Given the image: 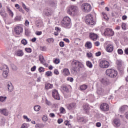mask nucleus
<instances>
[{"instance_id": "f257e3e1", "label": "nucleus", "mask_w": 128, "mask_h": 128, "mask_svg": "<svg viewBox=\"0 0 128 128\" xmlns=\"http://www.w3.org/2000/svg\"><path fill=\"white\" fill-rule=\"evenodd\" d=\"M72 70L75 72H78L80 68H84V64L78 60H74L72 62Z\"/></svg>"}, {"instance_id": "f03ea898", "label": "nucleus", "mask_w": 128, "mask_h": 128, "mask_svg": "<svg viewBox=\"0 0 128 128\" xmlns=\"http://www.w3.org/2000/svg\"><path fill=\"white\" fill-rule=\"evenodd\" d=\"M67 14L71 16H76L78 14V8L76 6L72 5L68 8Z\"/></svg>"}, {"instance_id": "7ed1b4c3", "label": "nucleus", "mask_w": 128, "mask_h": 128, "mask_svg": "<svg viewBox=\"0 0 128 128\" xmlns=\"http://www.w3.org/2000/svg\"><path fill=\"white\" fill-rule=\"evenodd\" d=\"M106 74L110 78H116L118 76V72L112 68L107 69L106 71Z\"/></svg>"}, {"instance_id": "20e7f679", "label": "nucleus", "mask_w": 128, "mask_h": 128, "mask_svg": "<svg viewBox=\"0 0 128 128\" xmlns=\"http://www.w3.org/2000/svg\"><path fill=\"white\" fill-rule=\"evenodd\" d=\"M62 25L64 28H68L70 26V18L66 16H65L62 21Z\"/></svg>"}, {"instance_id": "39448f33", "label": "nucleus", "mask_w": 128, "mask_h": 128, "mask_svg": "<svg viewBox=\"0 0 128 128\" xmlns=\"http://www.w3.org/2000/svg\"><path fill=\"white\" fill-rule=\"evenodd\" d=\"M82 8L85 12H90L92 10V6L88 3H84L82 5Z\"/></svg>"}, {"instance_id": "423d86ee", "label": "nucleus", "mask_w": 128, "mask_h": 128, "mask_svg": "<svg viewBox=\"0 0 128 128\" xmlns=\"http://www.w3.org/2000/svg\"><path fill=\"white\" fill-rule=\"evenodd\" d=\"M14 32L17 36L22 34L24 32V28L21 25H18L14 28Z\"/></svg>"}, {"instance_id": "0eeeda50", "label": "nucleus", "mask_w": 128, "mask_h": 128, "mask_svg": "<svg viewBox=\"0 0 128 128\" xmlns=\"http://www.w3.org/2000/svg\"><path fill=\"white\" fill-rule=\"evenodd\" d=\"M85 22L87 24H90V26H92L94 24V21L92 18V14H88L86 16L85 18Z\"/></svg>"}, {"instance_id": "6e6552de", "label": "nucleus", "mask_w": 128, "mask_h": 128, "mask_svg": "<svg viewBox=\"0 0 128 128\" xmlns=\"http://www.w3.org/2000/svg\"><path fill=\"white\" fill-rule=\"evenodd\" d=\"M99 66L101 68H108L110 67V62L106 60H102L100 62Z\"/></svg>"}, {"instance_id": "1a4fd4ad", "label": "nucleus", "mask_w": 128, "mask_h": 128, "mask_svg": "<svg viewBox=\"0 0 128 128\" xmlns=\"http://www.w3.org/2000/svg\"><path fill=\"white\" fill-rule=\"evenodd\" d=\"M0 70H3V76L5 78H8V72H10V70L8 69V67L6 65L3 66V67L0 68Z\"/></svg>"}, {"instance_id": "9d476101", "label": "nucleus", "mask_w": 128, "mask_h": 128, "mask_svg": "<svg viewBox=\"0 0 128 128\" xmlns=\"http://www.w3.org/2000/svg\"><path fill=\"white\" fill-rule=\"evenodd\" d=\"M104 36H112L114 34V32L112 29L107 28L104 30Z\"/></svg>"}, {"instance_id": "9b49d317", "label": "nucleus", "mask_w": 128, "mask_h": 128, "mask_svg": "<svg viewBox=\"0 0 128 128\" xmlns=\"http://www.w3.org/2000/svg\"><path fill=\"white\" fill-rule=\"evenodd\" d=\"M100 108L104 112H108L110 110V106H108V104L103 103L100 104Z\"/></svg>"}, {"instance_id": "f8f14e48", "label": "nucleus", "mask_w": 128, "mask_h": 128, "mask_svg": "<svg viewBox=\"0 0 128 128\" xmlns=\"http://www.w3.org/2000/svg\"><path fill=\"white\" fill-rule=\"evenodd\" d=\"M52 97L55 100H60V94H58V90L56 89L52 90Z\"/></svg>"}, {"instance_id": "ddd939ff", "label": "nucleus", "mask_w": 128, "mask_h": 128, "mask_svg": "<svg viewBox=\"0 0 128 128\" xmlns=\"http://www.w3.org/2000/svg\"><path fill=\"white\" fill-rule=\"evenodd\" d=\"M42 14L46 16H50L52 14V12L50 9H44Z\"/></svg>"}, {"instance_id": "4468645a", "label": "nucleus", "mask_w": 128, "mask_h": 128, "mask_svg": "<svg viewBox=\"0 0 128 128\" xmlns=\"http://www.w3.org/2000/svg\"><path fill=\"white\" fill-rule=\"evenodd\" d=\"M106 50L108 52H112L114 50V44H108L106 46Z\"/></svg>"}, {"instance_id": "2eb2a0df", "label": "nucleus", "mask_w": 128, "mask_h": 128, "mask_svg": "<svg viewBox=\"0 0 128 128\" xmlns=\"http://www.w3.org/2000/svg\"><path fill=\"white\" fill-rule=\"evenodd\" d=\"M113 124L114 126H116L117 128H118V126H120V120L118 118H116L114 120Z\"/></svg>"}, {"instance_id": "dca6fc26", "label": "nucleus", "mask_w": 128, "mask_h": 128, "mask_svg": "<svg viewBox=\"0 0 128 128\" xmlns=\"http://www.w3.org/2000/svg\"><path fill=\"white\" fill-rule=\"evenodd\" d=\"M98 36L94 33H90V38L92 40H96Z\"/></svg>"}, {"instance_id": "f3484780", "label": "nucleus", "mask_w": 128, "mask_h": 128, "mask_svg": "<svg viewBox=\"0 0 128 128\" xmlns=\"http://www.w3.org/2000/svg\"><path fill=\"white\" fill-rule=\"evenodd\" d=\"M76 108V103H72L70 104L68 106L67 108L69 110H74V108Z\"/></svg>"}, {"instance_id": "a211bd4d", "label": "nucleus", "mask_w": 128, "mask_h": 128, "mask_svg": "<svg viewBox=\"0 0 128 128\" xmlns=\"http://www.w3.org/2000/svg\"><path fill=\"white\" fill-rule=\"evenodd\" d=\"M77 122H80V124H84L86 120V118L82 116H77Z\"/></svg>"}, {"instance_id": "6ab92c4d", "label": "nucleus", "mask_w": 128, "mask_h": 128, "mask_svg": "<svg viewBox=\"0 0 128 128\" xmlns=\"http://www.w3.org/2000/svg\"><path fill=\"white\" fill-rule=\"evenodd\" d=\"M8 90V92H12L14 90V86L12 82H8L7 84Z\"/></svg>"}, {"instance_id": "aec40b11", "label": "nucleus", "mask_w": 128, "mask_h": 128, "mask_svg": "<svg viewBox=\"0 0 128 128\" xmlns=\"http://www.w3.org/2000/svg\"><path fill=\"white\" fill-rule=\"evenodd\" d=\"M36 26L40 30H42L44 28V23H42V21H38L36 24Z\"/></svg>"}, {"instance_id": "412c9836", "label": "nucleus", "mask_w": 128, "mask_h": 128, "mask_svg": "<svg viewBox=\"0 0 128 128\" xmlns=\"http://www.w3.org/2000/svg\"><path fill=\"white\" fill-rule=\"evenodd\" d=\"M70 88V85H62L61 86V89L64 92H68V89Z\"/></svg>"}, {"instance_id": "4be33fe9", "label": "nucleus", "mask_w": 128, "mask_h": 128, "mask_svg": "<svg viewBox=\"0 0 128 128\" xmlns=\"http://www.w3.org/2000/svg\"><path fill=\"white\" fill-rule=\"evenodd\" d=\"M101 82L105 86H108L110 84V82L108 79H102Z\"/></svg>"}, {"instance_id": "5701e85b", "label": "nucleus", "mask_w": 128, "mask_h": 128, "mask_svg": "<svg viewBox=\"0 0 128 128\" xmlns=\"http://www.w3.org/2000/svg\"><path fill=\"white\" fill-rule=\"evenodd\" d=\"M62 74L64 76H68L70 74V70L68 68H65L63 70Z\"/></svg>"}, {"instance_id": "b1692460", "label": "nucleus", "mask_w": 128, "mask_h": 128, "mask_svg": "<svg viewBox=\"0 0 128 128\" xmlns=\"http://www.w3.org/2000/svg\"><path fill=\"white\" fill-rule=\"evenodd\" d=\"M16 54L17 56H22L24 54V53L22 50H18L16 52Z\"/></svg>"}, {"instance_id": "393cba45", "label": "nucleus", "mask_w": 128, "mask_h": 128, "mask_svg": "<svg viewBox=\"0 0 128 128\" xmlns=\"http://www.w3.org/2000/svg\"><path fill=\"white\" fill-rule=\"evenodd\" d=\"M0 113L6 116H8V110L6 108L0 110Z\"/></svg>"}, {"instance_id": "a878e982", "label": "nucleus", "mask_w": 128, "mask_h": 128, "mask_svg": "<svg viewBox=\"0 0 128 128\" xmlns=\"http://www.w3.org/2000/svg\"><path fill=\"white\" fill-rule=\"evenodd\" d=\"M83 110L86 114H88V112H90V106L88 104L84 105Z\"/></svg>"}, {"instance_id": "bb28decb", "label": "nucleus", "mask_w": 128, "mask_h": 128, "mask_svg": "<svg viewBox=\"0 0 128 128\" xmlns=\"http://www.w3.org/2000/svg\"><path fill=\"white\" fill-rule=\"evenodd\" d=\"M54 88V85L50 83H46L45 84V90H48L50 88Z\"/></svg>"}, {"instance_id": "cd10ccee", "label": "nucleus", "mask_w": 128, "mask_h": 128, "mask_svg": "<svg viewBox=\"0 0 128 128\" xmlns=\"http://www.w3.org/2000/svg\"><path fill=\"white\" fill-rule=\"evenodd\" d=\"M6 10L8 12L9 14V15L10 16H11L12 18H13L14 12H12V11L10 10V7L9 6H6Z\"/></svg>"}, {"instance_id": "c85d7f7f", "label": "nucleus", "mask_w": 128, "mask_h": 128, "mask_svg": "<svg viewBox=\"0 0 128 128\" xmlns=\"http://www.w3.org/2000/svg\"><path fill=\"white\" fill-rule=\"evenodd\" d=\"M15 8H16L18 10L19 12H22V14H24V10H22V8L20 6V4H16Z\"/></svg>"}, {"instance_id": "c756f323", "label": "nucleus", "mask_w": 128, "mask_h": 128, "mask_svg": "<svg viewBox=\"0 0 128 128\" xmlns=\"http://www.w3.org/2000/svg\"><path fill=\"white\" fill-rule=\"evenodd\" d=\"M128 109V106H124L120 108L119 110L120 112H126V110Z\"/></svg>"}, {"instance_id": "7c9ffc66", "label": "nucleus", "mask_w": 128, "mask_h": 128, "mask_svg": "<svg viewBox=\"0 0 128 128\" xmlns=\"http://www.w3.org/2000/svg\"><path fill=\"white\" fill-rule=\"evenodd\" d=\"M97 94L99 96H102V94H104V89L102 88H98L97 90Z\"/></svg>"}, {"instance_id": "2f4dec72", "label": "nucleus", "mask_w": 128, "mask_h": 128, "mask_svg": "<svg viewBox=\"0 0 128 128\" xmlns=\"http://www.w3.org/2000/svg\"><path fill=\"white\" fill-rule=\"evenodd\" d=\"M38 58L39 60L41 62V64L44 65V56H42V54H40L38 56Z\"/></svg>"}, {"instance_id": "473e14b6", "label": "nucleus", "mask_w": 128, "mask_h": 128, "mask_svg": "<svg viewBox=\"0 0 128 128\" xmlns=\"http://www.w3.org/2000/svg\"><path fill=\"white\" fill-rule=\"evenodd\" d=\"M85 46L86 48H92V42H87L85 44Z\"/></svg>"}, {"instance_id": "72a5a7b5", "label": "nucleus", "mask_w": 128, "mask_h": 128, "mask_svg": "<svg viewBox=\"0 0 128 128\" xmlns=\"http://www.w3.org/2000/svg\"><path fill=\"white\" fill-rule=\"evenodd\" d=\"M22 7L26 12H28L30 10V8H26V4L24 2H22Z\"/></svg>"}, {"instance_id": "f704fd0d", "label": "nucleus", "mask_w": 128, "mask_h": 128, "mask_svg": "<svg viewBox=\"0 0 128 128\" xmlns=\"http://www.w3.org/2000/svg\"><path fill=\"white\" fill-rule=\"evenodd\" d=\"M86 88H88V86L86 84H82L80 86V90L82 91L86 90Z\"/></svg>"}, {"instance_id": "c9c22d12", "label": "nucleus", "mask_w": 128, "mask_h": 128, "mask_svg": "<svg viewBox=\"0 0 128 128\" xmlns=\"http://www.w3.org/2000/svg\"><path fill=\"white\" fill-rule=\"evenodd\" d=\"M7 98V97L6 96H0V102H6V100Z\"/></svg>"}, {"instance_id": "e433bc0d", "label": "nucleus", "mask_w": 128, "mask_h": 128, "mask_svg": "<svg viewBox=\"0 0 128 128\" xmlns=\"http://www.w3.org/2000/svg\"><path fill=\"white\" fill-rule=\"evenodd\" d=\"M34 109L35 112H39V110H40V106L38 105L35 106L34 108Z\"/></svg>"}, {"instance_id": "4c0bfd02", "label": "nucleus", "mask_w": 128, "mask_h": 128, "mask_svg": "<svg viewBox=\"0 0 128 128\" xmlns=\"http://www.w3.org/2000/svg\"><path fill=\"white\" fill-rule=\"evenodd\" d=\"M86 64L88 68H92V62L90 61H87L86 62Z\"/></svg>"}, {"instance_id": "58836bf2", "label": "nucleus", "mask_w": 128, "mask_h": 128, "mask_svg": "<svg viewBox=\"0 0 128 128\" xmlns=\"http://www.w3.org/2000/svg\"><path fill=\"white\" fill-rule=\"evenodd\" d=\"M45 75L46 76H52V72L50 71H48L45 73Z\"/></svg>"}, {"instance_id": "ea45409f", "label": "nucleus", "mask_w": 128, "mask_h": 128, "mask_svg": "<svg viewBox=\"0 0 128 128\" xmlns=\"http://www.w3.org/2000/svg\"><path fill=\"white\" fill-rule=\"evenodd\" d=\"M11 68H12V70L14 71L18 70V66H16L14 64H11Z\"/></svg>"}, {"instance_id": "a19ab883", "label": "nucleus", "mask_w": 128, "mask_h": 128, "mask_svg": "<svg viewBox=\"0 0 128 128\" xmlns=\"http://www.w3.org/2000/svg\"><path fill=\"white\" fill-rule=\"evenodd\" d=\"M23 118H24V120H26V122H30L32 121V120H30V118H28V116H24Z\"/></svg>"}, {"instance_id": "79ce46f5", "label": "nucleus", "mask_w": 128, "mask_h": 128, "mask_svg": "<svg viewBox=\"0 0 128 128\" xmlns=\"http://www.w3.org/2000/svg\"><path fill=\"white\" fill-rule=\"evenodd\" d=\"M44 124H38L36 125V128H44Z\"/></svg>"}, {"instance_id": "37998d69", "label": "nucleus", "mask_w": 128, "mask_h": 128, "mask_svg": "<svg viewBox=\"0 0 128 128\" xmlns=\"http://www.w3.org/2000/svg\"><path fill=\"white\" fill-rule=\"evenodd\" d=\"M28 126H30V124H28L26 123H24L22 125L21 128H28Z\"/></svg>"}, {"instance_id": "c03bdc74", "label": "nucleus", "mask_w": 128, "mask_h": 128, "mask_svg": "<svg viewBox=\"0 0 128 128\" xmlns=\"http://www.w3.org/2000/svg\"><path fill=\"white\" fill-rule=\"evenodd\" d=\"M46 42H47L49 44H51V42H54V40L52 38H50L46 39Z\"/></svg>"}, {"instance_id": "a18cd8bd", "label": "nucleus", "mask_w": 128, "mask_h": 128, "mask_svg": "<svg viewBox=\"0 0 128 128\" xmlns=\"http://www.w3.org/2000/svg\"><path fill=\"white\" fill-rule=\"evenodd\" d=\"M21 42L24 46H26V44H28V41H26V39L22 40Z\"/></svg>"}, {"instance_id": "49530a36", "label": "nucleus", "mask_w": 128, "mask_h": 128, "mask_svg": "<svg viewBox=\"0 0 128 128\" xmlns=\"http://www.w3.org/2000/svg\"><path fill=\"white\" fill-rule=\"evenodd\" d=\"M60 114H66V109L64 107H61L60 109Z\"/></svg>"}, {"instance_id": "de8ad7c7", "label": "nucleus", "mask_w": 128, "mask_h": 128, "mask_svg": "<svg viewBox=\"0 0 128 128\" xmlns=\"http://www.w3.org/2000/svg\"><path fill=\"white\" fill-rule=\"evenodd\" d=\"M30 34V30L28 28L25 29V34L26 36H28Z\"/></svg>"}, {"instance_id": "09e8293b", "label": "nucleus", "mask_w": 128, "mask_h": 128, "mask_svg": "<svg viewBox=\"0 0 128 128\" xmlns=\"http://www.w3.org/2000/svg\"><path fill=\"white\" fill-rule=\"evenodd\" d=\"M0 14H1L2 16V18H4L8 16V14L4 12H0Z\"/></svg>"}, {"instance_id": "8fccbe9b", "label": "nucleus", "mask_w": 128, "mask_h": 128, "mask_svg": "<svg viewBox=\"0 0 128 128\" xmlns=\"http://www.w3.org/2000/svg\"><path fill=\"white\" fill-rule=\"evenodd\" d=\"M122 28L124 30H126V23H122Z\"/></svg>"}, {"instance_id": "3c124183", "label": "nucleus", "mask_w": 128, "mask_h": 128, "mask_svg": "<svg viewBox=\"0 0 128 128\" xmlns=\"http://www.w3.org/2000/svg\"><path fill=\"white\" fill-rule=\"evenodd\" d=\"M42 120H43V122H48V116H44L42 117Z\"/></svg>"}, {"instance_id": "603ef678", "label": "nucleus", "mask_w": 128, "mask_h": 128, "mask_svg": "<svg viewBox=\"0 0 128 128\" xmlns=\"http://www.w3.org/2000/svg\"><path fill=\"white\" fill-rule=\"evenodd\" d=\"M24 25L26 26L28 28V26H30V22H28V20H26Z\"/></svg>"}, {"instance_id": "864d4df0", "label": "nucleus", "mask_w": 128, "mask_h": 128, "mask_svg": "<svg viewBox=\"0 0 128 128\" xmlns=\"http://www.w3.org/2000/svg\"><path fill=\"white\" fill-rule=\"evenodd\" d=\"M38 72H44V68L42 67L39 68Z\"/></svg>"}, {"instance_id": "5fc2aeb1", "label": "nucleus", "mask_w": 128, "mask_h": 128, "mask_svg": "<svg viewBox=\"0 0 128 128\" xmlns=\"http://www.w3.org/2000/svg\"><path fill=\"white\" fill-rule=\"evenodd\" d=\"M25 50L26 52L30 53L32 52V48H25Z\"/></svg>"}, {"instance_id": "6e6d98bb", "label": "nucleus", "mask_w": 128, "mask_h": 128, "mask_svg": "<svg viewBox=\"0 0 128 128\" xmlns=\"http://www.w3.org/2000/svg\"><path fill=\"white\" fill-rule=\"evenodd\" d=\"M36 36H41V34H42V31H36Z\"/></svg>"}, {"instance_id": "4d7b16f0", "label": "nucleus", "mask_w": 128, "mask_h": 128, "mask_svg": "<svg viewBox=\"0 0 128 128\" xmlns=\"http://www.w3.org/2000/svg\"><path fill=\"white\" fill-rule=\"evenodd\" d=\"M60 59L56 58L54 61V64H60Z\"/></svg>"}, {"instance_id": "13d9d810", "label": "nucleus", "mask_w": 128, "mask_h": 128, "mask_svg": "<svg viewBox=\"0 0 128 128\" xmlns=\"http://www.w3.org/2000/svg\"><path fill=\"white\" fill-rule=\"evenodd\" d=\"M67 80H68V82H74V78L72 77H68L67 78Z\"/></svg>"}, {"instance_id": "bf43d9fd", "label": "nucleus", "mask_w": 128, "mask_h": 128, "mask_svg": "<svg viewBox=\"0 0 128 128\" xmlns=\"http://www.w3.org/2000/svg\"><path fill=\"white\" fill-rule=\"evenodd\" d=\"M118 54H124V52H122V49H118Z\"/></svg>"}, {"instance_id": "052dcab7", "label": "nucleus", "mask_w": 128, "mask_h": 128, "mask_svg": "<svg viewBox=\"0 0 128 128\" xmlns=\"http://www.w3.org/2000/svg\"><path fill=\"white\" fill-rule=\"evenodd\" d=\"M102 14L104 16V18H105V20H108V16L104 12H102Z\"/></svg>"}, {"instance_id": "680f3d73", "label": "nucleus", "mask_w": 128, "mask_h": 128, "mask_svg": "<svg viewBox=\"0 0 128 128\" xmlns=\"http://www.w3.org/2000/svg\"><path fill=\"white\" fill-rule=\"evenodd\" d=\"M22 18V16H16V17L15 18V20H20V19Z\"/></svg>"}, {"instance_id": "e2e57ef3", "label": "nucleus", "mask_w": 128, "mask_h": 128, "mask_svg": "<svg viewBox=\"0 0 128 128\" xmlns=\"http://www.w3.org/2000/svg\"><path fill=\"white\" fill-rule=\"evenodd\" d=\"M60 46L61 48H64V42H60Z\"/></svg>"}, {"instance_id": "0e129e2a", "label": "nucleus", "mask_w": 128, "mask_h": 128, "mask_svg": "<svg viewBox=\"0 0 128 128\" xmlns=\"http://www.w3.org/2000/svg\"><path fill=\"white\" fill-rule=\"evenodd\" d=\"M86 56L88 58H92V54L91 52H88L86 54Z\"/></svg>"}, {"instance_id": "69168bd1", "label": "nucleus", "mask_w": 128, "mask_h": 128, "mask_svg": "<svg viewBox=\"0 0 128 128\" xmlns=\"http://www.w3.org/2000/svg\"><path fill=\"white\" fill-rule=\"evenodd\" d=\"M62 122H64V120H62V118H60L58 120V122L59 124H62Z\"/></svg>"}, {"instance_id": "338daca9", "label": "nucleus", "mask_w": 128, "mask_h": 128, "mask_svg": "<svg viewBox=\"0 0 128 128\" xmlns=\"http://www.w3.org/2000/svg\"><path fill=\"white\" fill-rule=\"evenodd\" d=\"M36 66H34L33 67L31 68V72H34L36 70Z\"/></svg>"}, {"instance_id": "774afa93", "label": "nucleus", "mask_w": 128, "mask_h": 128, "mask_svg": "<svg viewBox=\"0 0 128 128\" xmlns=\"http://www.w3.org/2000/svg\"><path fill=\"white\" fill-rule=\"evenodd\" d=\"M124 52H125L126 54H128V48H126L124 50Z\"/></svg>"}]
</instances>
